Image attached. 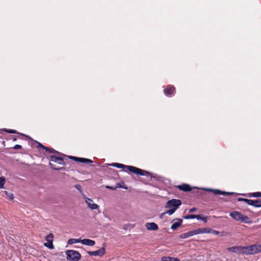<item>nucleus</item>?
I'll use <instances>...</instances> for the list:
<instances>
[{"instance_id": "27", "label": "nucleus", "mask_w": 261, "mask_h": 261, "mask_svg": "<svg viewBox=\"0 0 261 261\" xmlns=\"http://www.w3.org/2000/svg\"><path fill=\"white\" fill-rule=\"evenodd\" d=\"M3 193L8 196V197L10 199V200H13L14 199V195L12 193H9L7 191H5L3 192Z\"/></svg>"}, {"instance_id": "30", "label": "nucleus", "mask_w": 261, "mask_h": 261, "mask_svg": "<svg viewBox=\"0 0 261 261\" xmlns=\"http://www.w3.org/2000/svg\"><path fill=\"white\" fill-rule=\"evenodd\" d=\"M4 131L8 132V133H11V134H15V133H16V130H12V129L8 130L7 129H4Z\"/></svg>"}, {"instance_id": "32", "label": "nucleus", "mask_w": 261, "mask_h": 261, "mask_svg": "<svg viewBox=\"0 0 261 261\" xmlns=\"http://www.w3.org/2000/svg\"><path fill=\"white\" fill-rule=\"evenodd\" d=\"M75 188L77 190H78L79 191H80L81 192H82V190H81V186L79 185H75Z\"/></svg>"}, {"instance_id": "5", "label": "nucleus", "mask_w": 261, "mask_h": 261, "mask_svg": "<svg viewBox=\"0 0 261 261\" xmlns=\"http://www.w3.org/2000/svg\"><path fill=\"white\" fill-rule=\"evenodd\" d=\"M230 216L236 221H239L245 223L248 222L249 218L246 216H244L240 212L234 211L230 214Z\"/></svg>"}, {"instance_id": "14", "label": "nucleus", "mask_w": 261, "mask_h": 261, "mask_svg": "<svg viewBox=\"0 0 261 261\" xmlns=\"http://www.w3.org/2000/svg\"><path fill=\"white\" fill-rule=\"evenodd\" d=\"M195 234H196V230H193L190 231L189 232L181 234L180 236V238L181 239H186V238H188L190 237L193 236Z\"/></svg>"}, {"instance_id": "16", "label": "nucleus", "mask_w": 261, "mask_h": 261, "mask_svg": "<svg viewBox=\"0 0 261 261\" xmlns=\"http://www.w3.org/2000/svg\"><path fill=\"white\" fill-rule=\"evenodd\" d=\"M177 188L179 190L185 192L190 191L192 189L189 185L185 184L177 186Z\"/></svg>"}, {"instance_id": "19", "label": "nucleus", "mask_w": 261, "mask_h": 261, "mask_svg": "<svg viewBox=\"0 0 261 261\" xmlns=\"http://www.w3.org/2000/svg\"><path fill=\"white\" fill-rule=\"evenodd\" d=\"M175 90V88L172 86H169L167 88L164 89V93L166 95H169L172 94Z\"/></svg>"}, {"instance_id": "33", "label": "nucleus", "mask_w": 261, "mask_h": 261, "mask_svg": "<svg viewBox=\"0 0 261 261\" xmlns=\"http://www.w3.org/2000/svg\"><path fill=\"white\" fill-rule=\"evenodd\" d=\"M14 148L15 149H21V146L20 145H16L14 147Z\"/></svg>"}, {"instance_id": "18", "label": "nucleus", "mask_w": 261, "mask_h": 261, "mask_svg": "<svg viewBox=\"0 0 261 261\" xmlns=\"http://www.w3.org/2000/svg\"><path fill=\"white\" fill-rule=\"evenodd\" d=\"M196 234L201 233H208L211 232V229L210 228H199L195 229Z\"/></svg>"}, {"instance_id": "8", "label": "nucleus", "mask_w": 261, "mask_h": 261, "mask_svg": "<svg viewBox=\"0 0 261 261\" xmlns=\"http://www.w3.org/2000/svg\"><path fill=\"white\" fill-rule=\"evenodd\" d=\"M239 200L244 201L245 203L255 207H261V200H251L248 199H239Z\"/></svg>"}, {"instance_id": "24", "label": "nucleus", "mask_w": 261, "mask_h": 261, "mask_svg": "<svg viewBox=\"0 0 261 261\" xmlns=\"http://www.w3.org/2000/svg\"><path fill=\"white\" fill-rule=\"evenodd\" d=\"M39 146L41 147L42 148H43V149L46 150V151H48L49 152L53 153V152H56L55 149H54L53 148H48L47 147H45V146H43V145H42L40 143H39Z\"/></svg>"}, {"instance_id": "17", "label": "nucleus", "mask_w": 261, "mask_h": 261, "mask_svg": "<svg viewBox=\"0 0 261 261\" xmlns=\"http://www.w3.org/2000/svg\"><path fill=\"white\" fill-rule=\"evenodd\" d=\"M182 224V220L180 219H177L175 222H174L171 226V228L172 230H175L178 227L181 226Z\"/></svg>"}, {"instance_id": "6", "label": "nucleus", "mask_w": 261, "mask_h": 261, "mask_svg": "<svg viewBox=\"0 0 261 261\" xmlns=\"http://www.w3.org/2000/svg\"><path fill=\"white\" fill-rule=\"evenodd\" d=\"M181 204V202L180 200L172 199L167 202L166 207L176 210Z\"/></svg>"}, {"instance_id": "9", "label": "nucleus", "mask_w": 261, "mask_h": 261, "mask_svg": "<svg viewBox=\"0 0 261 261\" xmlns=\"http://www.w3.org/2000/svg\"><path fill=\"white\" fill-rule=\"evenodd\" d=\"M84 197L86 203L90 209L91 210H94L99 208V206L97 204L94 203L92 199L86 197V196H84Z\"/></svg>"}, {"instance_id": "10", "label": "nucleus", "mask_w": 261, "mask_h": 261, "mask_svg": "<svg viewBox=\"0 0 261 261\" xmlns=\"http://www.w3.org/2000/svg\"><path fill=\"white\" fill-rule=\"evenodd\" d=\"M229 252L236 253L238 254H245V247L241 246H234L229 247L227 249Z\"/></svg>"}, {"instance_id": "22", "label": "nucleus", "mask_w": 261, "mask_h": 261, "mask_svg": "<svg viewBox=\"0 0 261 261\" xmlns=\"http://www.w3.org/2000/svg\"><path fill=\"white\" fill-rule=\"evenodd\" d=\"M162 261H179L176 258L165 256L162 258Z\"/></svg>"}, {"instance_id": "1", "label": "nucleus", "mask_w": 261, "mask_h": 261, "mask_svg": "<svg viewBox=\"0 0 261 261\" xmlns=\"http://www.w3.org/2000/svg\"><path fill=\"white\" fill-rule=\"evenodd\" d=\"M110 166H113V167H115L118 168H122V169L126 168L128 171H129L130 172L134 173L137 175H146V174H149V173L148 172H146L145 171L141 170L137 167H135L134 166H126V165H124L123 164H120V163H114L110 164Z\"/></svg>"}, {"instance_id": "37", "label": "nucleus", "mask_w": 261, "mask_h": 261, "mask_svg": "<svg viewBox=\"0 0 261 261\" xmlns=\"http://www.w3.org/2000/svg\"><path fill=\"white\" fill-rule=\"evenodd\" d=\"M106 188L107 189H113V190L114 189V188L113 187H110V186H107Z\"/></svg>"}, {"instance_id": "12", "label": "nucleus", "mask_w": 261, "mask_h": 261, "mask_svg": "<svg viewBox=\"0 0 261 261\" xmlns=\"http://www.w3.org/2000/svg\"><path fill=\"white\" fill-rule=\"evenodd\" d=\"M69 158L70 159H73L75 161L80 162L81 163H86V164L92 163L93 162L92 160H91L90 159H88L81 158H77V157L72 156H70Z\"/></svg>"}, {"instance_id": "26", "label": "nucleus", "mask_w": 261, "mask_h": 261, "mask_svg": "<svg viewBox=\"0 0 261 261\" xmlns=\"http://www.w3.org/2000/svg\"><path fill=\"white\" fill-rule=\"evenodd\" d=\"M250 197H261V193L257 192L249 194Z\"/></svg>"}, {"instance_id": "7", "label": "nucleus", "mask_w": 261, "mask_h": 261, "mask_svg": "<svg viewBox=\"0 0 261 261\" xmlns=\"http://www.w3.org/2000/svg\"><path fill=\"white\" fill-rule=\"evenodd\" d=\"M201 189L205 191L211 192L215 195H230L233 194L232 192H223L218 189L210 188H202Z\"/></svg>"}, {"instance_id": "29", "label": "nucleus", "mask_w": 261, "mask_h": 261, "mask_svg": "<svg viewBox=\"0 0 261 261\" xmlns=\"http://www.w3.org/2000/svg\"><path fill=\"white\" fill-rule=\"evenodd\" d=\"M196 215H189L188 216H186L185 218L186 219H194L196 218Z\"/></svg>"}, {"instance_id": "25", "label": "nucleus", "mask_w": 261, "mask_h": 261, "mask_svg": "<svg viewBox=\"0 0 261 261\" xmlns=\"http://www.w3.org/2000/svg\"><path fill=\"white\" fill-rule=\"evenodd\" d=\"M196 218L198 220H200L204 222H206L207 221V218L205 217H202L201 215H196Z\"/></svg>"}, {"instance_id": "11", "label": "nucleus", "mask_w": 261, "mask_h": 261, "mask_svg": "<svg viewBox=\"0 0 261 261\" xmlns=\"http://www.w3.org/2000/svg\"><path fill=\"white\" fill-rule=\"evenodd\" d=\"M106 253L105 251V247H102L99 250L93 251H88V254L91 256H102Z\"/></svg>"}, {"instance_id": "3", "label": "nucleus", "mask_w": 261, "mask_h": 261, "mask_svg": "<svg viewBox=\"0 0 261 261\" xmlns=\"http://www.w3.org/2000/svg\"><path fill=\"white\" fill-rule=\"evenodd\" d=\"M245 254H254L261 252V244L245 247Z\"/></svg>"}, {"instance_id": "20", "label": "nucleus", "mask_w": 261, "mask_h": 261, "mask_svg": "<svg viewBox=\"0 0 261 261\" xmlns=\"http://www.w3.org/2000/svg\"><path fill=\"white\" fill-rule=\"evenodd\" d=\"M54 236L52 233H50L48 235H47L46 237V239L48 243H50L51 246H48V248L50 249H53L54 247V246L53 245V239Z\"/></svg>"}, {"instance_id": "4", "label": "nucleus", "mask_w": 261, "mask_h": 261, "mask_svg": "<svg viewBox=\"0 0 261 261\" xmlns=\"http://www.w3.org/2000/svg\"><path fill=\"white\" fill-rule=\"evenodd\" d=\"M50 163L49 165L50 167L56 170H59L62 169L61 167H57L55 164H54L52 162L57 163L60 165H63V158L61 156H56L55 155H51L50 157Z\"/></svg>"}, {"instance_id": "21", "label": "nucleus", "mask_w": 261, "mask_h": 261, "mask_svg": "<svg viewBox=\"0 0 261 261\" xmlns=\"http://www.w3.org/2000/svg\"><path fill=\"white\" fill-rule=\"evenodd\" d=\"M82 243V240L76 239H70L68 241V244L72 245L75 243Z\"/></svg>"}, {"instance_id": "31", "label": "nucleus", "mask_w": 261, "mask_h": 261, "mask_svg": "<svg viewBox=\"0 0 261 261\" xmlns=\"http://www.w3.org/2000/svg\"><path fill=\"white\" fill-rule=\"evenodd\" d=\"M211 233H212L215 235H218L219 233V231L215 230H212V229H211Z\"/></svg>"}, {"instance_id": "35", "label": "nucleus", "mask_w": 261, "mask_h": 261, "mask_svg": "<svg viewBox=\"0 0 261 261\" xmlns=\"http://www.w3.org/2000/svg\"><path fill=\"white\" fill-rule=\"evenodd\" d=\"M44 245L47 247H48V246H51L50 243L48 242L47 243H45Z\"/></svg>"}, {"instance_id": "23", "label": "nucleus", "mask_w": 261, "mask_h": 261, "mask_svg": "<svg viewBox=\"0 0 261 261\" xmlns=\"http://www.w3.org/2000/svg\"><path fill=\"white\" fill-rule=\"evenodd\" d=\"M6 183V178L4 176L0 177V189L4 188V185Z\"/></svg>"}, {"instance_id": "2", "label": "nucleus", "mask_w": 261, "mask_h": 261, "mask_svg": "<svg viewBox=\"0 0 261 261\" xmlns=\"http://www.w3.org/2000/svg\"><path fill=\"white\" fill-rule=\"evenodd\" d=\"M66 254L67 259L70 261H79L81 257V255L78 251L73 250H67Z\"/></svg>"}, {"instance_id": "13", "label": "nucleus", "mask_w": 261, "mask_h": 261, "mask_svg": "<svg viewBox=\"0 0 261 261\" xmlns=\"http://www.w3.org/2000/svg\"><path fill=\"white\" fill-rule=\"evenodd\" d=\"M145 227L149 230H156L159 228L158 225L154 222H148L146 223Z\"/></svg>"}, {"instance_id": "36", "label": "nucleus", "mask_w": 261, "mask_h": 261, "mask_svg": "<svg viewBox=\"0 0 261 261\" xmlns=\"http://www.w3.org/2000/svg\"><path fill=\"white\" fill-rule=\"evenodd\" d=\"M165 214H166L165 212L162 213V214H161V215H160V218H163V216H164V215H165Z\"/></svg>"}, {"instance_id": "15", "label": "nucleus", "mask_w": 261, "mask_h": 261, "mask_svg": "<svg viewBox=\"0 0 261 261\" xmlns=\"http://www.w3.org/2000/svg\"><path fill=\"white\" fill-rule=\"evenodd\" d=\"M82 244L89 246H93L95 244V242L90 239H85L82 240Z\"/></svg>"}, {"instance_id": "34", "label": "nucleus", "mask_w": 261, "mask_h": 261, "mask_svg": "<svg viewBox=\"0 0 261 261\" xmlns=\"http://www.w3.org/2000/svg\"><path fill=\"white\" fill-rule=\"evenodd\" d=\"M196 210H197V209L196 208L193 207V208L190 209L189 212L192 213V212H194L196 211Z\"/></svg>"}, {"instance_id": "28", "label": "nucleus", "mask_w": 261, "mask_h": 261, "mask_svg": "<svg viewBox=\"0 0 261 261\" xmlns=\"http://www.w3.org/2000/svg\"><path fill=\"white\" fill-rule=\"evenodd\" d=\"M176 210L173 209V208H170V210L167 211L165 212L166 214H168L169 215H172L175 212Z\"/></svg>"}]
</instances>
